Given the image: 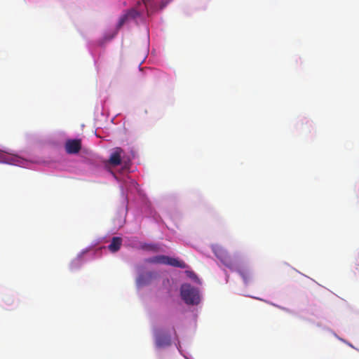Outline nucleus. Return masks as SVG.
<instances>
[{"label": "nucleus", "instance_id": "1", "mask_svg": "<svg viewBox=\"0 0 359 359\" xmlns=\"http://www.w3.org/2000/svg\"><path fill=\"white\" fill-rule=\"evenodd\" d=\"M180 294L183 301L189 305L198 304L200 302L199 292L190 284H183L180 287Z\"/></svg>", "mask_w": 359, "mask_h": 359}, {"label": "nucleus", "instance_id": "2", "mask_svg": "<svg viewBox=\"0 0 359 359\" xmlns=\"http://www.w3.org/2000/svg\"><path fill=\"white\" fill-rule=\"evenodd\" d=\"M146 262L152 264H163L166 265H170L181 269H185L187 264L184 262L180 261L175 258H172L165 255L155 256L149 259H147Z\"/></svg>", "mask_w": 359, "mask_h": 359}, {"label": "nucleus", "instance_id": "3", "mask_svg": "<svg viewBox=\"0 0 359 359\" xmlns=\"http://www.w3.org/2000/svg\"><path fill=\"white\" fill-rule=\"evenodd\" d=\"M155 344L158 348H164L171 344V337L165 330L157 329L154 332Z\"/></svg>", "mask_w": 359, "mask_h": 359}, {"label": "nucleus", "instance_id": "4", "mask_svg": "<svg viewBox=\"0 0 359 359\" xmlns=\"http://www.w3.org/2000/svg\"><path fill=\"white\" fill-rule=\"evenodd\" d=\"M212 251L215 256L227 267L232 269L234 263L227 252L219 245L212 246Z\"/></svg>", "mask_w": 359, "mask_h": 359}, {"label": "nucleus", "instance_id": "5", "mask_svg": "<svg viewBox=\"0 0 359 359\" xmlns=\"http://www.w3.org/2000/svg\"><path fill=\"white\" fill-rule=\"evenodd\" d=\"M140 16V13L135 8H130L119 19L118 22V27H122L125 23L130 20H135Z\"/></svg>", "mask_w": 359, "mask_h": 359}, {"label": "nucleus", "instance_id": "6", "mask_svg": "<svg viewBox=\"0 0 359 359\" xmlns=\"http://www.w3.org/2000/svg\"><path fill=\"white\" fill-rule=\"evenodd\" d=\"M156 277L157 273L151 271L140 274L137 279V284L140 287L149 285L153 280L156 278Z\"/></svg>", "mask_w": 359, "mask_h": 359}, {"label": "nucleus", "instance_id": "7", "mask_svg": "<svg viewBox=\"0 0 359 359\" xmlns=\"http://www.w3.org/2000/svg\"><path fill=\"white\" fill-rule=\"evenodd\" d=\"M81 148L80 140H69L65 143V149L68 154H77Z\"/></svg>", "mask_w": 359, "mask_h": 359}, {"label": "nucleus", "instance_id": "8", "mask_svg": "<svg viewBox=\"0 0 359 359\" xmlns=\"http://www.w3.org/2000/svg\"><path fill=\"white\" fill-rule=\"evenodd\" d=\"M123 150L121 147H116L111 153L109 163L112 166H117L121 163V154Z\"/></svg>", "mask_w": 359, "mask_h": 359}, {"label": "nucleus", "instance_id": "9", "mask_svg": "<svg viewBox=\"0 0 359 359\" xmlns=\"http://www.w3.org/2000/svg\"><path fill=\"white\" fill-rule=\"evenodd\" d=\"M122 244V239L120 237H114L109 245V250L112 252H117Z\"/></svg>", "mask_w": 359, "mask_h": 359}, {"label": "nucleus", "instance_id": "10", "mask_svg": "<svg viewBox=\"0 0 359 359\" xmlns=\"http://www.w3.org/2000/svg\"><path fill=\"white\" fill-rule=\"evenodd\" d=\"M141 248L144 250L157 252L160 250V248L157 244L144 243L141 245Z\"/></svg>", "mask_w": 359, "mask_h": 359}, {"label": "nucleus", "instance_id": "11", "mask_svg": "<svg viewBox=\"0 0 359 359\" xmlns=\"http://www.w3.org/2000/svg\"><path fill=\"white\" fill-rule=\"evenodd\" d=\"M238 273L241 275V276L242 277V278L245 284H248L250 282L251 275L248 270L239 269Z\"/></svg>", "mask_w": 359, "mask_h": 359}, {"label": "nucleus", "instance_id": "12", "mask_svg": "<svg viewBox=\"0 0 359 359\" xmlns=\"http://www.w3.org/2000/svg\"><path fill=\"white\" fill-rule=\"evenodd\" d=\"M186 273L188 277L191 278L192 280H195L196 282H199V279L197 276V275L192 271H187Z\"/></svg>", "mask_w": 359, "mask_h": 359}, {"label": "nucleus", "instance_id": "13", "mask_svg": "<svg viewBox=\"0 0 359 359\" xmlns=\"http://www.w3.org/2000/svg\"><path fill=\"white\" fill-rule=\"evenodd\" d=\"M6 154L0 150V162H6Z\"/></svg>", "mask_w": 359, "mask_h": 359}, {"label": "nucleus", "instance_id": "14", "mask_svg": "<svg viewBox=\"0 0 359 359\" xmlns=\"http://www.w3.org/2000/svg\"><path fill=\"white\" fill-rule=\"evenodd\" d=\"M355 269L359 270V257L355 259Z\"/></svg>", "mask_w": 359, "mask_h": 359}]
</instances>
